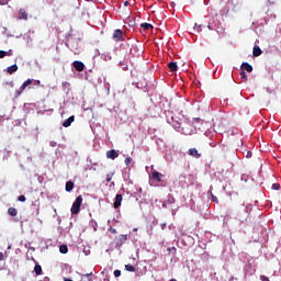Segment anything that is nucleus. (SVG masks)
Here are the masks:
<instances>
[{
	"mask_svg": "<svg viewBox=\"0 0 281 281\" xmlns=\"http://www.w3.org/2000/svg\"><path fill=\"white\" fill-rule=\"evenodd\" d=\"M165 116L168 124H171L176 131H181V117H179L177 114H175V112L170 110L165 111Z\"/></svg>",
	"mask_w": 281,
	"mask_h": 281,
	"instance_id": "nucleus-1",
	"label": "nucleus"
},
{
	"mask_svg": "<svg viewBox=\"0 0 281 281\" xmlns=\"http://www.w3.org/2000/svg\"><path fill=\"white\" fill-rule=\"evenodd\" d=\"M250 213H251V206L249 205L244 206L243 210L239 211L238 216L241 223H247V220L249 218Z\"/></svg>",
	"mask_w": 281,
	"mask_h": 281,
	"instance_id": "nucleus-2",
	"label": "nucleus"
},
{
	"mask_svg": "<svg viewBox=\"0 0 281 281\" xmlns=\"http://www.w3.org/2000/svg\"><path fill=\"white\" fill-rule=\"evenodd\" d=\"M81 205H82V195H78L70 209L71 214H80Z\"/></svg>",
	"mask_w": 281,
	"mask_h": 281,
	"instance_id": "nucleus-3",
	"label": "nucleus"
},
{
	"mask_svg": "<svg viewBox=\"0 0 281 281\" xmlns=\"http://www.w3.org/2000/svg\"><path fill=\"white\" fill-rule=\"evenodd\" d=\"M32 82H34V79H27L26 81H24L22 86L18 90H15V98H19V95H21V93H23V91H25V89H27V87L32 85Z\"/></svg>",
	"mask_w": 281,
	"mask_h": 281,
	"instance_id": "nucleus-4",
	"label": "nucleus"
},
{
	"mask_svg": "<svg viewBox=\"0 0 281 281\" xmlns=\"http://www.w3.org/2000/svg\"><path fill=\"white\" fill-rule=\"evenodd\" d=\"M112 38H113V41H115V43H120V42L124 41V32L120 29L114 30V32L112 34Z\"/></svg>",
	"mask_w": 281,
	"mask_h": 281,
	"instance_id": "nucleus-5",
	"label": "nucleus"
},
{
	"mask_svg": "<svg viewBox=\"0 0 281 281\" xmlns=\"http://www.w3.org/2000/svg\"><path fill=\"white\" fill-rule=\"evenodd\" d=\"M18 21H27L29 14L25 9H20L16 15Z\"/></svg>",
	"mask_w": 281,
	"mask_h": 281,
	"instance_id": "nucleus-6",
	"label": "nucleus"
},
{
	"mask_svg": "<svg viewBox=\"0 0 281 281\" xmlns=\"http://www.w3.org/2000/svg\"><path fill=\"white\" fill-rule=\"evenodd\" d=\"M105 155L108 159H117L120 157V154L115 149L108 150Z\"/></svg>",
	"mask_w": 281,
	"mask_h": 281,
	"instance_id": "nucleus-7",
	"label": "nucleus"
},
{
	"mask_svg": "<svg viewBox=\"0 0 281 281\" xmlns=\"http://www.w3.org/2000/svg\"><path fill=\"white\" fill-rule=\"evenodd\" d=\"M72 66L75 67L76 71H85V64L79 60H75Z\"/></svg>",
	"mask_w": 281,
	"mask_h": 281,
	"instance_id": "nucleus-8",
	"label": "nucleus"
},
{
	"mask_svg": "<svg viewBox=\"0 0 281 281\" xmlns=\"http://www.w3.org/2000/svg\"><path fill=\"white\" fill-rule=\"evenodd\" d=\"M240 69L241 71H248V74H251V71H254V66H251L249 63H243Z\"/></svg>",
	"mask_w": 281,
	"mask_h": 281,
	"instance_id": "nucleus-9",
	"label": "nucleus"
},
{
	"mask_svg": "<svg viewBox=\"0 0 281 281\" xmlns=\"http://www.w3.org/2000/svg\"><path fill=\"white\" fill-rule=\"evenodd\" d=\"M123 196L122 194H116L114 200V210H119V207L122 205Z\"/></svg>",
	"mask_w": 281,
	"mask_h": 281,
	"instance_id": "nucleus-10",
	"label": "nucleus"
},
{
	"mask_svg": "<svg viewBox=\"0 0 281 281\" xmlns=\"http://www.w3.org/2000/svg\"><path fill=\"white\" fill-rule=\"evenodd\" d=\"M74 122H76V116H70L68 117L64 123L63 126L64 128H69V126H71V124H74Z\"/></svg>",
	"mask_w": 281,
	"mask_h": 281,
	"instance_id": "nucleus-11",
	"label": "nucleus"
},
{
	"mask_svg": "<svg viewBox=\"0 0 281 281\" xmlns=\"http://www.w3.org/2000/svg\"><path fill=\"white\" fill-rule=\"evenodd\" d=\"M161 177H164V175H161L159 171H154L151 173V179H154V181H157L158 183H161Z\"/></svg>",
	"mask_w": 281,
	"mask_h": 281,
	"instance_id": "nucleus-12",
	"label": "nucleus"
},
{
	"mask_svg": "<svg viewBox=\"0 0 281 281\" xmlns=\"http://www.w3.org/2000/svg\"><path fill=\"white\" fill-rule=\"evenodd\" d=\"M16 71H19V66L16 64L7 68V74H10V76H12V74H16Z\"/></svg>",
	"mask_w": 281,
	"mask_h": 281,
	"instance_id": "nucleus-13",
	"label": "nucleus"
},
{
	"mask_svg": "<svg viewBox=\"0 0 281 281\" xmlns=\"http://www.w3.org/2000/svg\"><path fill=\"white\" fill-rule=\"evenodd\" d=\"M188 153L190 157H195L196 159L201 157V154H199V150H196V148H190Z\"/></svg>",
	"mask_w": 281,
	"mask_h": 281,
	"instance_id": "nucleus-14",
	"label": "nucleus"
},
{
	"mask_svg": "<svg viewBox=\"0 0 281 281\" xmlns=\"http://www.w3.org/2000/svg\"><path fill=\"white\" fill-rule=\"evenodd\" d=\"M252 55H254L255 57L261 56V55H262V49L259 48V46H255V47L252 48Z\"/></svg>",
	"mask_w": 281,
	"mask_h": 281,
	"instance_id": "nucleus-15",
	"label": "nucleus"
},
{
	"mask_svg": "<svg viewBox=\"0 0 281 281\" xmlns=\"http://www.w3.org/2000/svg\"><path fill=\"white\" fill-rule=\"evenodd\" d=\"M34 273L36 276H42L43 274V267H41V265H35L34 267Z\"/></svg>",
	"mask_w": 281,
	"mask_h": 281,
	"instance_id": "nucleus-16",
	"label": "nucleus"
},
{
	"mask_svg": "<svg viewBox=\"0 0 281 281\" xmlns=\"http://www.w3.org/2000/svg\"><path fill=\"white\" fill-rule=\"evenodd\" d=\"M168 67H169L170 71H177L179 69V67L177 66V61H170L168 64Z\"/></svg>",
	"mask_w": 281,
	"mask_h": 281,
	"instance_id": "nucleus-17",
	"label": "nucleus"
},
{
	"mask_svg": "<svg viewBox=\"0 0 281 281\" xmlns=\"http://www.w3.org/2000/svg\"><path fill=\"white\" fill-rule=\"evenodd\" d=\"M65 190L66 192H71V190H74V181L71 180L67 181Z\"/></svg>",
	"mask_w": 281,
	"mask_h": 281,
	"instance_id": "nucleus-18",
	"label": "nucleus"
},
{
	"mask_svg": "<svg viewBox=\"0 0 281 281\" xmlns=\"http://www.w3.org/2000/svg\"><path fill=\"white\" fill-rule=\"evenodd\" d=\"M8 214L10 216H16V214H19V211L16 209H14V207H9L8 209Z\"/></svg>",
	"mask_w": 281,
	"mask_h": 281,
	"instance_id": "nucleus-19",
	"label": "nucleus"
},
{
	"mask_svg": "<svg viewBox=\"0 0 281 281\" xmlns=\"http://www.w3.org/2000/svg\"><path fill=\"white\" fill-rule=\"evenodd\" d=\"M140 27H143V30H145V31L153 30V24L143 23V24H140Z\"/></svg>",
	"mask_w": 281,
	"mask_h": 281,
	"instance_id": "nucleus-20",
	"label": "nucleus"
},
{
	"mask_svg": "<svg viewBox=\"0 0 281 281\" xmlns=\"http://www.w3.org/2000/svg\"><path fill=\"white\" fill-rule=\"evenodd\" d=\"M59 251L60 254H67L69 251V248L67 247V245H61L59 246Z\"/></svg>",
	"mask_w": 281,
	"mask_h": 281,
	"instance_id": "nucleus-21",
	"label": "nucleus"
},
{
	"mask_svg": "<svg viewBox=\"0 0 281 281\" xmlns=\"http://www.w3.org/2000/svg\"><path fill=\"white\" fill-rule=\"evenodd\" d=\"M240 78H241V82H247V72H245L244 70H241V72H240Z\"/></svg>",
	"mask_w": 281,
	"mask_h": 281,
	"instance_id": "nucleus-22",
	"label": "nucleus"
},
{
	"mask_svg": "<svg viewBox=\"0 0 281 281\" xmlns=\"http://www.w3.org/2000/svg\"><path fill=\"white\" fill-rule=\"evenodd\" d=\"M125 270L131 271L132 273H135V267L131 265H125Z\"/></svg>",
	"mask_w": 281,
	"mask_h": 281,
	"instance_id": "nucleus-23",
	"label": "nucleus"
},
{
	"mask_svg": "<svg viewBox=\"0 0 281 281\" xmlns=\"http://www.w3.org/2000/svg\"><path fill=\"white\" fill-rule=\"evenodd\" d=\"M114 175H115L114 172L106 175V183H111V179H113Z\"/></svg>",
	"mask_w": 281,
	"mask_h": 281,
	"instance_id": "nucleus-24",
	"label": "nucleus"
},
{
	"mask_svg": "<svg viewBox=\"0 0 281 281\" xmlns=\"http://www.w3.org/2000/svg\"><path fill=\"white\" fill-rule=\"evenodd\" d=\"M18 201H20V203H25V201H26L25 195L18 196Z\"/></svg>",
	"mask_w": 281,
	"mask_h": 281,
	"instance_id": "nucleus-25",
	"label": "nucleus"
},
{
	"mask_svg": "<svg viewBox=\"0 0 281 281\" xmlns=\"http://www.w3.org/2000/svg\"><path fill=\"white\" fill-rule=\"evenodd\" d=\"M181 131H182L183 135H192V132H190L183 127L181 128Z\"/></svg>",
	"mask_w": 281,
	"mask_h": 281,
	"instance_id": "nucleus-26",
	"label": "nucleus"
},
{
	"mask_svg": "<svg viewBox=\"0 0 281 281\" xmlns=\"http://www.w3.org/2000/svg\"><path fill=\"white\" fill-rule=\"evenodd\" d=\"M131 161H133V158H131V157L125 158L126 166H131Z\"/></svg>",
	"mask_w": 281,
	"mask_h": 281,
	"instance_id": "nucleus-27",
	"label": "nucleus"
},
{
	"mask_svg": "<svg viewBox=\"0 0 281 281\" xmlns=\"http://www.w3.org/2000/svg\"><path fill=\"white\" fill-rule=\"evenodd\" d=\"M211 201H213V203H218V198H216V195L212 194Z\"/></svg>",
	"mask_w": 281,
	"mask_h": 281,
	"instance_id": "nucleus-28",
	"label": "nucleus"
},
{
	"mask_svg": "<svg viewBox=\"0 0 281 281\" xmlns=\"http://www.w3.org/2000/svg\"><path fill=\"white\" fill-rule=\"evenodd\" d=\"M8 56V53L5 50H0V58H5Z\"/></svg>",
	"mask_w": 281,
	"mask_h": 281,
	"instance_id": "nucleus-29",
	"label": "nucleus"
},
{
	"mask_svg": "<svg viewBox=\"0 0 281 281\" xmlns=\"http://www.w3.org/2000/svg\"><path fill=\"white\" fill-rule=\"evenodd\" d=\"M120 276H122V271H120V270H114V277H115V278H120Z\"/></svg>",
	"mask_w": 281,
	"mask_h": 281,
	"instance_id": "nucleus-30",
	"label": "nucleus"
},
{
	"mask_svg": "<svg viewBox=\"0 0 281 281\" xmlns=\"http://www.w3.org/2000/svg\"><path fill=\"white\" fill-rule=\"evenodd\" d=\"M272 190H280V183H273Z\"/></svg>",
	"mask_w": 281,
	"mask_h": 281,
	"instance_id": "nucleus-31",
	"label": "nucleus"
},
{
	"mask_svg": "<svg viewBox=\"0 0 281 281\" xmlns=\"http://www.w3.org/2000/svg\"><path fill=\"white\" fill-rule=\"evenodd\" d=\"M260 280H261V281H270V280H269V277H266L265 274H261V276H260Z\"/></svg>",
	"mask_w": 281,
	"mask_h": 281,
	"instance_id": "nucleus-32",
	"label": "nucleus"
},
{
	"mask_svg": "<svg viewBox=\"0 0 281 281\" xmlns=\"http://www.w3.org/2000/svg\"><path fill=\"white\" fill-rule=\"evenodd\" d=\"M251 155H252L251 150H247L246 151L247 159H251Z\"/></svg>",
	"mask_w": 281,
	"mask_h": 281,
	"instance_id": "nucleus-33",
	"label": "nucleus"
},
{
	"mask_svg": "<svg viewBox=\"0 0 281 281\" xmlns=\"http://www.w3.org/2000/svg\"><path fill=\"white\" fill-rule=\"evenodd\" d=\"M120 240H128V236H126V235H120Z\"/></svg>",
	"mask_w": 281,
	"mask_h": 281,
	"instance_id": "nucleus-34",
	"label": "nucleus"
},
{
	"mask_svg": "<svg viewBox=\"0 0 281 281\" xmlns=\"http://www.w3.org/2000/svg\"><path fill=\"white\" fill-rule=\"evenodd\" d=\"M111 234H117V231L115 228H110Z\"/></svg>",
	"mask_w": 281,
	"mask_h": 281,
	"instance_id": "nucleus-35",
	"label": "nucleus"
},
{
	"mask_svg": "<svg viewBox=\"0 0 281 281\" xmlns=\"http://www.w3.org/2000/svg\"><path fill=\"white\" fill-rule=\"evenodd\" d=\"M14 53L12 52V49H10L9 52H7V56H12Z\"/></svg>",
	"mask_w": 281,
	"mask_h": 281,
	"instance_id": "nucleus-36",
	"label": "nucleus"
},
{
	"mask_svg": "<svg viewBox=\"0 0 281 281\" xmlns=\"http://www.w3.org/2000/svg\"><path fill=\"white\" fill-rule=\"evenodd\" d=\"M34 85H41V80H33Z\"/></svg>",
	"mask_w": 281,
	"mask_h": 281,
	"instance_id": "nucleus-37",
	"label": "nucleus"
},
{
	"mask_svg": "<svg viewBox=\"0 0 281 281\" xmlns=\"http://www.w3.org/2000/svg\"><path fill=\"white\" fill-rule=\"evenodd\" d=\"M193 122H201V117H194Z\"/></svg>",
	"mask_w": 281,
	"mask_h": 281,
	"instance_id": "nucleus-38",
	"label": "nucleus"
},
{
	"mask_svg": "<svg viewBox=\"0 0 281 281\" xmlns=\"http://www.w3.org/2000/svg\"><path fill=\"white\" fill-rule=\"evenodd\" d=\"M196 30H198V32H202L201 25H198Z\"/></svg>",
	"mask_w": 281,
	"mask_h": 281,
	"instance_id": "nucleus-39",
	"label": "nucleus"
},
{
	"mask_svg": "<svg viewBox=\"0 0 281 281\" xmlns=\"http://www.w3.org/2000/svg\"><path fill=\"white\" fill-rule=\"evenodd\" d=\"M3 260V252H0V261Z\"/></svg>",
	"mask_w": 281,
	"mask_h": 281,
	"instance_id": "nucleus-40",
	"label": "nucleus"
},
{
	"mask_svg": "<svg viewBox=\"0 0 281 281\" xmlns=\"http://www.w3.org/2000/svg\"><path fill=\"white\" fill-rule=\"evenodd\" d=\"M161 228L165 229L166 228V224H161Z\"/></svg>",
	"mask_w": 281,
	"mask_h": 281,
	"instance_id": "nucleus-41",
	"label": "nucleus"
},
{
	"mask_svg": "<svg viewBox=\"0 0 281 281\" xmlns=\"http://www.w3.org/2000/svg\"><path fill=\"white\" fill-rule=\"evenodd\" d=\"M128 3H130L128 1H125V2H124V5H128Z\"/></svg>",
	"mask_w": 281,
	"mask_h": 281,
	"instance_id": "nucleus-42",
	"label": "nucleus"
},
{
	"mask_svg": "<svg viewBox=\"0 0 281 281\" xmlns=\"http://www.w3.org/2000/svg\"><path fill=\"white\" fill-rule=\"evenodd\" d=\"M207 27H209V30H212V26H211V25H209Z\"/></svg>",
	"mask_w": 281,
	"mask_h": 281,
	"instance_id": "nucleus-43",
	"label": "nucleus"
},
{
	"mask_svg": "<svg viewBox=\"0 0 281 281\" xmlns=\"http://www.w3.org/2000/svg\"><path fill=\"white\" fill-rule=\"evenodd\" d=\"M169 281H177V279H171V280H169Z\"/></svg>",
	"mask_w": 281,
	"mask_h": 281,
	"instance_id": "nucleus-44",
	"label": "nucleus"
},
{
	"mask_svg": "<svg viewBox=\"0 0 281 281\" xmlns=\"http://www.w3.org/2000/svg\"><path fill=\"white\" fill-rule=\"evenodd\" d=\"M112 186H115V182H112Z\"/></svg>",
	"mask_w": 281,
	"mask_h": 281,
	"instance_id": "nucleus-45",
	"label": "nucleus"
}]
</instances>
